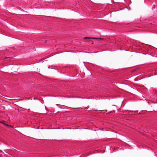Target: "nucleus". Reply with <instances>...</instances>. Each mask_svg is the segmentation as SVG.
I'll use <instances>...</instances> for the list:
<instances>
[{"mask_svg":"<svg viewBox=\"0 0 157 157\" xmlns=\"http://www.w3.org/2000/svg\"><path fill=\"white\" fill-rule=\"evenodd\" d=\"M94 37H85L83 38L84 40H86V42H90L91 41V39H93V38Z\"/></svg>","mask_w":157,"mask_h":157,"instance_id":"obj_2","label":"nucleus"},{"mask_svg":"<svg viewBox=\"0 0 157 157\" xmlns=\"http://www.w3.org/2000/svg\"><path fill=\"white\" fill-rule=\"evenodd\" d=\"M29 129L28 128H24L22 130V132L23 134H25L29 132Z\"/></svg>","mask_w":157,"mask_h":157,"instance_id":"obj_1","label":"nucleus"},{"mask_svg":"<svg viewBox=\"0 0 157 157\" xmlns=\"http://www.w3.org/2000/svg\"><path fill=\"white\" fill-rule=\"evenodd\" d=\"M90 43L91 44H94V42L93 40H91V41L90 42Z\"/></svg>","mask_w":157,"mask_h":157,"instance_id":"obj_5","label":"nucleus"},{"mask_svg":"<svg viewBox=\"0 0 157 157\" xmlns=\"http://www.w3.org/2000/svg\"><path fill=\"white\" fill-rule=\"evenodd\" d=\"M5 122V121H3L2 122H1V123H2V124H4L5 125H6L8 126V125H7V124H5L4 123V122Z\"/></svg>","mask_w":157,"mask_h":157,"instance_id":"obj_4","label":"nucleus"},{"mask_svg":"<svg viewBox=\"0 0 157 157\" xmlns=\"http://www.w3.org/2000/svg\"><path fill=\"white\" fill-rule=\"evenodd\" d=\"M93 39L94 40H97L98 41H100L101 40H103L104 39L102 38H95L94 37L93 38Z\"/></svg>","mask_w":157,"mask_h":157,"instance_id":"obj_3","label":"nucleus"}]
</instances>
